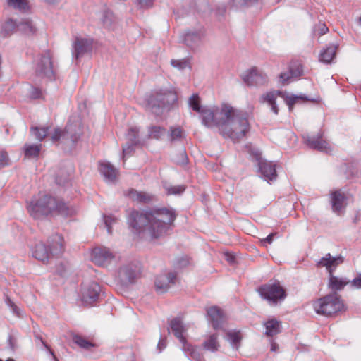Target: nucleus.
Instances as JSON below:
<instances>
[{
    "label": "nucleus",
    "instance_id": "1",
    "mask_svg": "<svg viewBox=\"0 0 361 361\" xmlns=\"http://www.w3.org/2000/svg\"><path fill=\"white\" fill-rule=\"evenodd\" d=\"M189 106L201 114L202 123L208 128H216L226 138L237 142L244 138L250 126L245 113L233 108L229 104H221L213 108H202L197 94H192L188 100Z\"/></svg>",
    "mask_w": 361,
    "mask_h": 361
},
{
    "label": "nucleus",
    "instance_id": "2",
    "mask_svg": "<svg viewBox=\"0 0 361 361\" xmlns=\"http://www.w3.org/2000/svg\"><path fill=\"white\" fill-rule=\"evenodd\" d=\"M176 219V214L171 209L159 208L140 213L133 211L130 213L128 222L135 231L145 228L152 238L164 235Z\"/></svg>",
    "mask_w": 361,
    "mask_h": 361
},
{
    "label": "nucleus",
    "instance_id": "3",
    "mask_svg": "<svg viewBox=\"0 0 361 361\" xmlns=\"http://www.w3.org/2000/svg\"><path fill=\"white\" fill-rule=\"evenodd\" d=\"M27 210L35 219L44 216L60 214L64 216H72L75 210L63 202L45 193H39L27 204Z\"/></svg>",
    "mask_w": 361,
    "mask_h": 361
},
{
    "label": "nucleus",
    "instance_id": "4",
    "mask_svg": "<svg viewBox=\"0 0 361 361\" xmlns=\"http://www.w3.org/2000/svg\"><path fill=\"white\" fill-rule=\"evenodd\" d=\"M177 101L176 94L171 90H160L149 97L147 108L156 115L161 114L164 109L169 108Z\"/></svg>",
    "mask_w": 361,
    "mask_h": 361
},
{
    "label": "nucleus",
    "instance_id": "5",
    "mask_svg": "<svg viewBox=\"0 0 361 361\" xmlns=\"http://www.w3.org/2000/svg\"><path fill=\"white\" fill-rule=\"evenodd\" d=\"M313 307L317 313L331 316L341 311L344 305L340 296L336 293H334L315 301Z\"/></svg>",
    "mask_w": 361,
    "mask_h": 361
},
{
    "label": "nucleus",
    "instance_id": "6",
    "mask_svg": "<svg viewBox=\"0 0 361 361\" xmlns=\"http://www.w3.org/2000/svg\"><path fill=\"white\" fill-rule=\"evenodd\" d=\"M170 327L174 336L182 343V350L185 353V355L190 359L200 360L201 355L197 349L188 343L186 341L184 334L186 332L187 329L183 325L180 319H173L170 322Z\"/></svg>",
    "mask_w": 361,
    "mask_h": 361
},
{
    "label": "nucleus",
    "instance_id": "7",
    "mask_svg": "<svg viewBox=\"0 0 361 361\" xmlns=\"http://www.w3.org/2000/svg\"><path fill=\"white\" fill-rule=\"evenodd\" d=\"M343 262V257L342 256H331L329 253L321 259L319 264L322 267H326L330 274H331L335 268ZM347 283L348 281L342 279H339L332 275L330 276L329 286L333 290H341L345 286Z\"/></svg>",
    "mask_w": 361,
    "mask_h": 361
},
{
    "label": "nucleus",
    "instance_id": "8",
    "mask_svg": "<svg viewBox=\"0 0 361 361\" xmlns=\"http://www.w3.org/2000/svg\"><path fill=\"white\" fill-rule=\"evenodd\" d=\"M82 134L81 125L79 121L68 122L64 131L61 128L54 129V133L51 135V140L55 142L61 138L63 140H70L73 143L76 142Z\"/></svg>",
    "mask_w": 361,
    "mask_h": 361
},
{
    "label": "nucleus",
    "instance_id": "9",
    "mask_svg": "<svg viewBox=\"0 0 361 361\" xmlns=\"http://www.w3.org/2000/svg\"><path fill=\"white\" fill-rule=\"evenodd\" d=\"M141 273L140 262L134 261L122 265L118 271V277L123 284L133 283L140 277Z\"/></svg>",
    "mask_w": 361,
    "mask_h": 361
},
{
    "label": "nucleus",
    "instance_id": "10",
    "mask_svg": "<svg viewBox=\"0 0 361 361\" xmlns=\"http://www.w3.org/2000/svg\"><path fill=\"white\" fill-rule=\"evenodd\" d=\"M258 292L262 298L272 304L284 300L286 296L285 290L279 282L263 285L258 288Z\"/></svg>",
    "mask_w": 361,
    "mask_h": 361
},
{
    "label": "nucleus",
    "instance_id": "11",
    "mask_svg": "<svg viewBox=\"0 0 361 361\" xmlns=\"http://www.w3.org/2000/svg\"><path fill=\"white\" fill-rule=\"evenodd\" d=\"M36 74L40 77L51 79L54 76V68L51 55L49 51L41 54L36 60Z\"/></svg>",
    "mask_w": 361,
    "mask_h": 361
},
{
    "label": "nucleus",
    "instance_id": "12",
    "mask_svg": "<svg viewBox=\"0 0 361 361\" xmlns=\"http://www.w3.org/2000/svg\"><path fill=\"white\" fill-rule=\"evenodd\" d=\"M178 281L176 271H168L157 276L154 282L155 289L159 293H164Z\"/></svg>",
    "mask_w": 361,
    "mask_h": 361
},
{
    "label": "nucleus",
    "instance_id": "13",
    "mask_svg": "<svg viewBox=\"0 0 361 361\" xmlns=\"http://www.w3.org/2000/svg\"><path fill=\"white\" fill-rule=\"evenodd\" d=\"M90 257L98 266H106L116 258V254L111 250H91Z\"/></svg>",
    "mask_w": 361,
    "mask_h": 361
},
{
    "label": "nucleus",
    "instance_id": "14",
    "mask_svg": "<svg viewBox=\"0 0 361 361\" xmlns=\"http://www.w3.org/2000/svg\"><path fill=\"white\" fill-rule=\"evenodd\" d=\"M101 288L96 282L90 283L82 288L81 299L83 303L91 305L96 302L99 296Z\"/></svg>",
    "mask_w": 361,
    "mask_h": 361
},
{
    "label": "nucleus",
    "instance_id": "15",
    "mask_svg": "<svg viewBox=\"0 0 361 361\" xmlns=\"http://www.w3.org/2000/svg\"><path fill=\"white\" fill-rule=\"evenodd\" d=\"M204 33L201 30H188L181 36V41L190 49H197L202 41Z\"/></svg>",
    "mask_w": 361,
    "mask_h": 361
},
{
    "label": "nucleus",
    "instance_id": "16",
    "mask_svg": "<svg viewBox=\"0 0 361 361\" xmlns=\"http://www.w3.org/2000/svg\"><path fill=\"white\" fill-rule=\"evenodd\" d=\"M93 41L90 38L77 37L73 43V55L78 59L85 54L90 53L92 49Z\"/></svg>",
    "mask_w": 361,
    "mask_h": 361
},
{
    "label": "nucleus",
    "instance_id": "17",
    "mask_svg": "<svg viewBox=\"0 0 361 361\" xmlns=\"http://www.w3.org/2000/svg\"><path fill=\"white\" fill-rule=\"evenodd\" d=\"M305 143L311 149L321 152H328V143L322 137V134L318 133L316 135L303 136Z\"/></svg>",
    "mask_w": 361,
    "mask_h": 361
},
{
    "label": "nucleus",
    "instance_id": "18",
    "mask_svg": "<svg viewBox=\"0 0 361 361\" xmlns=\"http://www.w3.org/2000/svg\"><path fill=\"white\" fill-rule=\"evenodd\" d=\"M207 315L209 322L214 329H221L226 319L222 310L217 306H212L207 310Z\"/></svg>",
    "mask_w": 361,
    "mask_h": 361
},
{
    "label": "nucleus",
    "instance_id": "19",
    "mask_svg": "<svg viewBox=\"0 0 361 361\" xmlns=\"http://www.w3.org/2000/svg\"><path fill=\"white\" fill-rule=\"evenodd\" d=\"M243 80L248 86L262 85L267 82V75L256 68H252L243 75Z\"/></svg>",
    "mask_w": 361,
    "mask_h": 361
},
{
    "label": "nucleus",
    "instance_id": "20",
    "mask_svg": "<svg viewBox=\"0 0 361 361\" xmlns=\"http://www.w3.org/2000/svg\"><path fill=\"white\" fill-rule=\"evenodd\" d=\"M331 204L334 212L340 215L345 207V196L341 190H336L331 194Z\"/></svg>",
    "mask_w": 361,
    "mask_h": 361
},
{
    "label": "nucleus",
    "instance_id": "21",
    "mask_svg": "<svg viewBox=\"0 0 361 361\" xmlns=\"http://www.w3.org/2000/svg\"><path fill=\"white\" fill-rule=\"evenodd\" d=\"M259 169L262 176L267 181L275 180L277 176L276 164L271 161H259Z\"/></svg>",
    "mask_w": 361,
    "mask_h": 361
},
{
    "label": "nucleus",
    "instance_id": "22",
    "mask_svg": "<svg viewBox=\"0 0 361 361\" xmlns=\"http://www.w3.org/2000/svg\"><path fill=\"white\" fill-rule=\"evenodd\" d=\"M99 169L106 182L114 183L116 180L118 171L110 163L102 162Z\"/></svg>",
    "mask_w": 361,
    "mask_h": 361
},
{
    "label": "nucleus",
    "instance_id": "23",
    "mask_svg": "<svg viewBox=\"0 0 361 361\" xmlns=\"http://www.w3.org/2000/svg\"><path fill=\"white\" fill-rule=\"evenodd\" d=\"M36 25L29 18H22L18 21V32L27 36L34 35L37 32Z\"/></svg>",
    "mask_w": 361,
    "mask_h": 361
},
{
    "label": "nucleus",
    "instance_id": "24",
    "mask_svg": "<svg viewBox=\"0 0 361 361\" xmlns=\"http://www.w3.org/2000/svg\"><path fill=\"white\" fill-rule=\"evenodd\" d=\"M279 95V92H269L264 94L260 97V102L267 104L271 107V110L275 114H278L279 109L276 103V100Z\"/></svg>",
    "mask_w": 361,
    "mask_h": 361
},
{
    "label": "nucleus",
    "instance_id": "25",
    "mask_svg": "<svg viewBox=\"0 0 361 361\" xmlns=\"http://www.w3.org/2000/svg\"><path fill=\"white\" fill-rule=\"evenodd\" d=\"M337 48V45L330 44L324 49L319 54V61L325 63H330L336 56Z\"/></svg>",
    "mask_w": 361,
    "mask_h": 361
},
{
    "label": "nucleus",
    "instance_id": "26",
    "mask_svg": "<svg viewBox=\"0 0 361 361\" xmlns=\"http://www.w3.org/2000/svg\"><path fill=\"white\" fill-rule=\"evenodd\" d=\"M65 245L63 236L54 233L47 238L46 244H43L42 246L44 248H61Z\"/></svg>",
    "mask_w": 361,
    "mask_h": 361
},
{
    "label": "nucleus",
    "instance_id": "27",
    "mask_svg": "<svg viewBox=\"0 0 361 361\" xmlns=\"http://www.w3.org/2000/svg\"><path fill=\"white\" fill-rule=\"evenodd\" d=\"M51 250H31V255L38 261L43 263H48L54 257V254L50 252Z\"/></svg>",
    "mask_w": 361,
    "mask_h": 361
},
{
    "label": "nucleus",
    "instance_id": "28",
    "mask_svg": "<svg viewBox=\"0 0 361 361\" xmlns=\"http://www.w3.org/2000/svg\"><path fill=\"white\" fill-rule=\"evenodd\" d=\"M128 196L133 201L137 203H147L152 199V197L150 195L146 192H139L135 190H130L128 193Z\"/></svg>",
    "mask_w": 361,
    "mask_h": 361
},
{
    "label": "nucleus",
    "instance_id": "29",
    "mask_svg": "<svg viewBox=\"0 0 361 361\" xmlns=\"http://www.w3.org/2000/svg\"><path fill=\"white\" fill-rule=\"evenodd\" d=\"M15 32H18V21L11 18L6 20L1 27V33L4 36H10Z\"/></svg>",
    "mask_w": 361,
    "mask_h": 361
},
{
    "label": "nucleus",
    "instance_id": "30",
    "mask_svg": "<svg viewBox=\"0 0 361 361\" xmlns=\"http://www.w3.org/2000/svg\"><path fill=\"white\" fill-rule=\"evenodd\" d=\"M265 334L268 336H273L281 331V324L276 319H271L264 323Z\"/></svg>",
    "mask_w": 361,
    "mask_h": 361
},
{
    "label": "nucleus",
    "instance_id": "31",
    "mask_svg": "<svg viewBox=\"0 0 361 361\" xmlns=\"http://www.w3.org/2000/svg\"><path fill=\"white\" fill-rule=\"evenodd\" d=\"M203 348L206 350L216 352L219 350V344L218 342V336L216 334L210 335L203 343Z\"/></svg>",
    "mask_w": 361,
    "mask_h": 361
},
{
    "label": "nucleus",
    "instance_id": "32",
    "mask_svg": "<svg viewBox=\"0 0 361 361\" xmlns=\"http://www.w3.org/2000/svg\"><path fill=\"white\" fill-rule=\"evenodd\" d=\"M8 4L9 6L21 12H26L29 9L27 0H8Z\"/></svg>",
    "mask_w": 361,
    "mask_h": 361
},
{
    "label": "nucleus",
    "instance_id": "33",
    "mask_svg": "<svg viewBox=\"0 0 361 361\" xmlns=\"http://www.w3.org/2000/svg\"><path fill=\"white\" fill-rule=\"evenodd\" d=\"M73 341L78 346L85 350H89L91 348L95 346L93 343L87 341L86 338L79 335H74L73 337Z\"/></svg>",
    "mask_w": 361,
    "mask_h": 361
},
{
    "label": "nucleus",
    "instance_id": "34",
    "mask_svg": "<svg viewBox=\"0 0 361 361\" xmlns=\"http://www.w3.org/2000/svg\"><path fill=\"white\" fill-rule=\"evenodd\" d=\"M49 130V128L48 127H32L30 131L32 135H33L37 140L42 141L48 135Z\"/></svg>",
    "mask_w": 361,
    "mask_h": 361
},
{
    "label": "nucleus",
    "instance_id": "35",
    "mask_svg": "<svg viewBox=\"0 0 361 361\" xmlns=\"http://www.w3.org/2000/svg\"><path fill=\"white\" fill-rule=\"evenodd\" d=\"M41 145H25V155L27 157H36L40 152Z\"/></svg>",
    "mask_w": 361,
    "mask_h": 361
},
{
    "label": "nucleus",
    "instance_id": "36",
    "mask_svg": "<svg viewBox=\"0 0 361 361\" xmlns=\"http://www.w3.org/2000/svg\"><path fill=\"white\" fill-rule=\"evenodd\" d=\"M138 132H139V130L137 127L130 128L126 134V139L128 140V142L132 143L133 145H138L139 144V140L137 137Z\"/></svg>",
    "mask_w": 361,
    "mask_h": 361
},
{
    "label": "nucleus",
    "instance_id": "37",
    "mask_svg": "<svg viewBox=\"0 0 361 361\" xmlns=\"http://www.w3.org/2000/svg\"><path fill=\"white\" fill-rule=\"evenodd\" d=\"M166 133V129L160 126H152L149 129V136L151 138L159 139Z\"/></svg>",
    "mask_w": 361,
    "mask_h": 361
},
{
    "label": "nucleus",
    "instance_id": "38",
    "mask_svg": "<svg viewBox=\"0 0 361 361\" xmlns=\"http://www.w3.org/2000/svg\"><path fill=\"white\" fill-rule=\"evenodd\" d=\"M227 339L230 341L233 348H238L241 340L239 332H228L226 334Z\"/></svg>",
    "mask_w": 361,
    "mask_h": 361
},
{
    "label": "nucleus",
    "instance_id": "39",
    "mask_svg": "<svg viewBox=\"0 0 361 361\" xmlns=\"http://www.w3.org/2000/svg\"><path fill=\"white\" fill-rule=\"evenodd\" d=\"M223 255L230 264H234L238 262V256L232 250H224Z\"/></svg>",
    "mask_w": 361,
    "mask_h": 361
},
{
    "label": "nucleus",
    "instance_id": "40",
    "mask_svg": "<svg viewBox=\"0 0 361 361\" xmlns=\"http://www.w3.org/2000/svg\"><path fill=\"white\" fill-rule=\"evenodd\" d=\"M183 130L180 127H171L170 128L169 137L171 141H177L182 138Z\"/></svg>",
    "mask_w": 361,
    "mask_h": 361
},
{
    "label": "nucleus",
    "instance_id": "41",
    "mask_svg": "<svg viewBox=\"0 0 361 361\" xmlns=\"http://www.w3.org/2000/svg\"><path fill=\"white\" fill-rule=\"evenodd\" d=\"M164 188L169 195H179L185 189L184 185H165Z\"/></svg>",
    "mask_w": 361,
    "mask_h": 361
},
{
    "label": "nucleus",
    "instance_id": "42",
    "mask_svg": "<svg viewBox=\"0 0 361 361\" xmlns=\"http://www.w3.org/2000/svg\"><path fill=\"white\" fill-rule=\"evenodd\" d=\"M190 264V259L188 257H180L177 258L174 262V267L180 269L186 267Z\"/></svg>",
    "mask_w": 361,
    "mask_h": 361
},
{
    "label": "nucleus",
    "instance_id": "43",
    "mask_svg": "<svg viewBox=\"0 0 361 361\" xmlns=\"http://www.w3.org/2000/svg\"><path fill=\"white\" fill-rule=\"evenodd\" d=\"M103 218H104V225H105V227L106 228L108 233L111 234L112 233L111 226L116 222V221H117L116 218H115L112 216H107V215H104Z\"/></svg>",
    "mask_w": 361,
    "mask_h": 361
},
{
    "label": "nucleus",
    "instance_id": "44",
    "mask_svg": "<svg viewBox=\"0 0 361 361\" xmlns=\"http://www.w3.org/2000/svg\"><path fill=\"white\" fill-rule=\"evenodd\" d=\"M171 64L179 69V70H183L188 67H189V61L187 59H180V60H176L173 59L171 61Z\"/></svg>",
    "mask_w": 361,
    "mask_h": 361
},
{
    "label": "nucleus",
    "instance_id": "45",
    "mask_svg": "<svg viewBox=\"0 0 361 361\" xmlns=\"http://www.w3.org/2000/svg\"><path fill=\"white\" fill-rule=\"evenodd\" d=\"M290 75L293 78H298L303 73L302 66L300 64L292 65L290 67Z\"/></svg>",
    "mask_w": 361,
    "mask_h": 361
},
{
    "label": "nucleus",
    "instance_id": "46",
    "mask_svg": "<svg viewBox=\"0 0 361 361\" xmlns=\"http://www.w3.org/2000/svg\"><path fill=\"white\" fill-rule=\"evenodd\" d=\"M299 99L307 100V98L305 97L295 95H292L286 98V103L288 105L290 110H291L293 106L296 104Z\"/></svg>",
    "mask_w": 361,
    "mask_h": 361
},
{
    "label": "nucleus",
    "instance_id": "47",
    "mask_svg": "<svg viewBox=\"0 0 361 361\" xmlns=\"http://www.w3.org/2000/svg\"><path fill=\"white\" fill-rule=\"evenodd\" d=\"M257 1V0H231L233 6L237 8L251 5Z\"/></svg>",
    "mask_w": 361,
    "mask_h": 361
},
{
    "label": "nucleus",
    "instance_id": "48",
    "mask_svg": "<svg viewBox=\"0 0 361 361\" xmlns=\"http://www.w3.org/2000/svg\"><path fill=\"white\" fill-rule=\"evenodd\" d=\"M132 143L127 142L125 146H123V159L126 157L130 156L135 149V146Z\"/></svg>",
    "mask_w": 361,
    "mask_h": 361
},
{
    "label": "nucleus",
    "instance_id": "49",
    "mask_svg": "<svg viewBox=\"0 0 361 361\" xmlns=\"http://www.w3.org/2000/svg\"><path fill=\"white\" fill-rule=\"evenodd\" d=\"M10 164V160L7 153L4 151H0V168Z\"/></svg>",
    "mask_w": 361,
    "mask_h": 361
},
{
    "label": "nucleus",
    "instance_id": "50",
    "mask_svg": "<svg viewBox=\"0 0 361 361\" xmlns=\"http://www.w3.org/2000/svg\"><path fill=\"white\" fill-rule=\"evenodd\" d=\"M277 235L276 233H270L267 238L260 240V246L266 247L267 244H271L274 238Z\"/></svg>",
    "mask_w": 361,
    "mask_h": 361
},
{
    "label": "nucleus",
    "instance_id": "51",
    "mask_svg": "<svg viewBox=\"0 0 361 361\" xmlns=\"http://www.w3.org/2000/svg\"><path fill=\"white\" fill-rule=\"evenodd\" d=\"M5 302L8 307L11 308L14 314L19 315V310L18 307L14 304V302L11 300L9 297L6 296Z\"/></svg>",
    "mask_w": 361,
    "mask_h": 361
},
{
    "label": "nucleus",
    "instance_id": "52",
    "mask_svg": "<svg viewBox=\"0 0 361 361\" xmlns=\"http://www.w3.org/2000/svg\"><path fill=\"white\" fill-rule=\"evenodd\" d=\"M29 94L32 99H38L41 97L42 92L39 88L31 87Z\"/></svg>",
    "mask_w": 361,
    "mask_h": 361
},
{
    "label": "nucleus",
    "instance_id": "53",
    "mask_svg": "<svg viewBox=\"0 0 361 361\" xmlns=\"http://www.w3.org/2000/svg\"><path fill=\"white\" fill-rule=\"evenodd\" d=\"M141 8H148L153 6L154 0H137Z\"/></svg>",
    "mask_w": 361,
    "mask_h": 361
},
{
    "label": "nucleus",
    "instance_id": "54",
    "mask_svg": "<svg viewBox=\"0 0 361 361\" xmlns=\"http://www.w3.org/2000/svg\"><path fill=\"white\" fill-rule=\"evenodd\" d=\"M279 78H280L281 80L282 81V82L284 83L286 82H288L293 77L291 76L290 71L289 70L288 72L281 73L279 75Z\"/></svg>",
    "mask_w": 361,
    "mask_h": 361
},
{
    "label": "nucleus",
    "instance_id": "55",
    "mask_svg": "<svg viewBox=\"0 0 361 361\" xmlns=\"http://www.w3.org/2000/svg\"><path fill=\"white\" fill-rule=\"evenodd\" d=\"M352 286L356 288H361V274L352 281Z\"/></svg>",
    "mask_w": 361,
    "mask_h": 361
},
{
    "label": "nucleus",
    "instance_id": "56",
    "mask_svg": "<svg viewBox=\"0 0 361 361\" xmlns=\"http://www.w3.org/2000/svg\"><path fill=\"white\" fill-rule=\"evenodd\" d=\"M8 346L9 348L12 350H15L16 346V339L12 336H8Z\"/></svg>",
    "mask_w": 361,
    "mask_h": 361
},
{
    "label": "nucleus",
    "instance_id": "57",
    "mask_svg": "<svg viewBox=\"0 0 361 361\" xmlns=\"http://www.w3.org/2000/svg\"><path fill=\"white\" fill-rule=\"evenodd\" d=\"M40 341L42 342V345L48 350L49 354L52 355L53 358L56 360L54 351L49 347V345L42 338H40Z\"/></svg>",
    "mask_w": 361,
    "mask_h": 361
},
{
    "label": "nucleus",
    "instance_id": "58",
    "mask_svg": "<svg viewBox=\"0 0 361 361\" xmlns=\"http://www.w3.org/2000/svg\"><path fill=\"white\" fill-rule=\"evenodd\" d=\"M328 31H329V29L326 26V25H324V24L320 25V28H319V35H323L326 34Z\"/></svg>",
    "mask_w": 361,
    "mask_h": 361
},
{
    "label": "nucleus",
    "instance_id": "59",
    "mask_svg": "<svg viewBox=\"0 0 361 361\" xmlns=\"http://www.w3.org/2000/svg\"><path fill=\"white\" fill-rule=\"evenodd\" d=\"M165 347H166L165 341L162 339H160V341L158 343L157 348L161 351L162 349L165 348Z\"/></svg>",
    "mask_w": 361,
    "mask_h": 361
},
{
    "label": "nucleus",
    "instance_id": "60",
    "mask_svg": "<svg viewBox=\"0 0 361 361\" xmlns=\"http://www.w3.org/2000/svg\"><path fill=\"white\" fill-rule=\"evenodd\" d=\"M182 163L185 164L187 161V155L184 151L181 152Z\"/></svg>",
    "mask_w": 361,
    "mask_h": 361
},
{
    "label": "nucleus",
    "instance_id": "61",
    "mask_svg": "<svg viewBox=\"0 0 361 361\" xmlns=\"http://www.w3.org/2000/svg\"><path fill=\"white\" fill-rule=\"evenodd\" d=\"M67 178H66L63 181L61 180L59 178H56V183L59 185H65L66 182L67 181Z\"/></svg>",
    "mask_w": 361,
    "mask_h": 361
},
{
    "label": "nucleus",
    "instance_id": "62",
    "mask_svg": "<svg viewBox=\"0 0 361 361\" xmlns=\"http://www.w3.org/2000/svg\"><path fill=\"white\" fill-rule=\"evenodd\" d=\"M6 361H15L13 359H11V358H8L7 359Z\"/></svg>",
    "mask_w": 361,
    "mask_h": 361
},
{
    "label": "nucleus",
    "instance_id": "63",
    "mask_svg": "<svg viewBox=\"0 0 361 361\" xmlns=\"http://www.w3.org/2000/svg\"><path fill=\"white\" fill-rule=\"evenodd\" d=\"M359 21H360V24H361V16H360V18H359Z\"/></svg>",
    "mask_w": 361,
    "mask_h": 361
},
{
    "label": "nucleus",
    "instance_id": "64",
    "mask_svg": "<svg viewBox=\"0 0 361 361\" xmlns=\"http://www.w3.org/2000/svg\"><path fill=\"white\" fill-rule=\"evenodd\" d=\"M275 349V347H272L271 350H274Z\"/></svg>",
    "mask_w": 361,
    "mask_h": 361
}]
</instances>
